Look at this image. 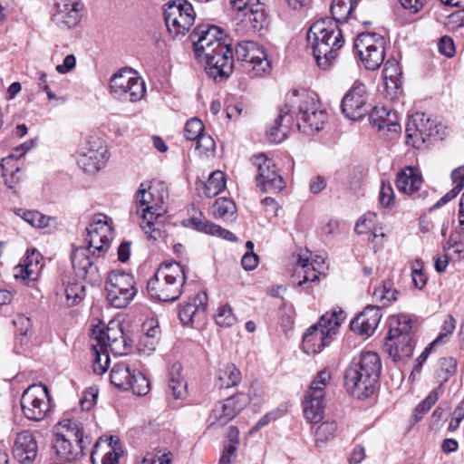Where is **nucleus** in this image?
Instances as JSON below:
<instances>
[{"label":"nucleus","instance_id":"nucleus-5","mask_svg":"<svg viewBox=\"0 0 464 464\" xmlns=\"http://www.w3.org/2000/svg\"><path fill=\"white\" fill-rule=\"evenodd\" d=\"M411 318L407 314H398L390 319V330L385 338L384 349L396 362L411 358L414 342L411 336Z\"/></svg>","mask_w":464,"mask_h":464},{"label":"nucleus","instance_id":"nucleus-1","mask_svg":"<svg viewBox=\"0 0 464 464\" xmlns=\"http://www.w3.org/2000/svg\"><path fill=\"white\" fill-rule=\"evenodd\" d=\"M359 0H333L332 18L324 17L314 22L309 28L307 39L311 44L317 65L329 69L339 54L344 40L338 23H345L352 17Z\"/></svg>","mask_w":464,"mask_h":464},{"label":"nucleus","instance_id":"nucleus-22","mask_svg":"<svg viewBox=\"0 0 464 464\" xmlns=\"http://www.w3.org/2000/svg\"><path fill=\"white\" fill-rule=\"evenodd\" d=\"M368 108L366 87L362 83L350 89L342 100V112L352 121L362 119Z\"/></svg>","mask_w":464,"mask_h":464},{"label":"nucleus","instance_id":"nucleus-19","mask_svg":"<svg viewBox=\"0 0 464 464\" xmlns=\"http://www.w3.org/2000/svg\"><path fill=\"white\" fill-rule=\"evenodd\" d=\"M193 44V50L197 58L201 59L202 55L208 52L213 53L218 44L227 42L225 33L216 25H198L189 35Z\"/></svg>","mask_w":464,"mask_h":464},{"label":"nucleus","instance_id":"nucleus-37","mask_svg":"<svg viewBox=\"0 0 464 464\" xmlns=\"http://www.w3.org/2000/svg\"><path fill=\"white\" fill-rule=\"evenodd\" d=\"M133 373L128 365L124 363L115 364L110 373L111 382L117 388L129 391L131 385Z\"/></svg>","mask_w":464,"mask_h":464},{"label":"nucleus","instance_id":"nucleus-27","mask_svg":"<svg viewBox=\"0 0 464 464\" xmlns=\"http://www.w3.org/2000/svg\"><path fill=\"white\" fill-rule=\"evenodd\" d=\"M13 451L19 462L23 464L33 462L38 451L37 441L33 433L29 430H24L18 433Z\"/></svg>","mask_w":464,"mask_h":464},{"label":"nucleus","instance_id":"nucleus-52","mask_svg":"<svg viewBox=\"0 0 464 464\" xmlns=\"http://www.w3.org/2000/svg\"><path fill=\"white\" fill-rule=\"evenodd\" d=\"M204 133V124L198 118L188 120L184 128V134L188 140H197Z\"/></svg>","mask_w":464,"mask_h":464},{"label":"nucleus","instance_id":"nucleus-7","mask_svg":"<svg viewBox=\"0 0 464 464\" xmlns=\"http://www.w3.org/2000/svg\"><path fill=\"white\" fill-rule=\"evenodd\" d=\"M442 125L430 120L423 112L412 115L406 125V143L415 149H422L430 140H443L444 133H440Z\"/></svg>","mask_w":464,"mask_h":464},{"label":"nucleus","instance_id":"nucleus-39","mask_svg":"<svg viewBox=\"0 0 464 464\" xmlns=\"http://www.w3.org/2000/svg\"><path fill=\"white\" fill-rule=\"evenodd\" d=\"M456 369L457 362L452 357L440 359L439 369L436 372V378L440 383L436 390H438L439 392H442L444 383L454 375Z\"/></svg>","mask_w":464,"mask_h":464},{"label":"nucleus","instance_id":"nucleus-10","mask_svg":"<svg viewBox=\"0 0 464 464\" xmlns=\"http://www.w3.org/2000/svg\"><path fill=\"white\" fill-rule=\"evenodd\" d=\"M134 277L128 273L112 271L105 283L106 298L115 308H123L137 294Z\"/></svg>","mask_w":464,"mask_h":464},{"label":"nucleus","instance_id":"nucleus-6","mask_svg":"<svg viewBox=\"0 0 464 464\" xmlns=\"http://www.w3.org/2000/svg\"><path fill=\"white\" fill-rule=\"evenodd\" d=\"M345 318L346 314L341 309L323 314L318 323L310 326L304 334V352L308 354L320 353L331 343L336 329Z\"/></svg>","mask_w":464,"mask_h":464},{"label":"nucleus","instance_id":"nucleus-4","mask_svg":"<svg viewBox=\"0 0 464 464\" xmlns=\"http://www.w3.org/2000/svg\"><path fill=\"white\" fill-rule=\"evenodd\" d=\"M186 276L179 263H162L147 283L150 296L161 302H174L181 295Z\"/></svg>","mask_w":464,"mask_h":464},{"label":"nucleus","instance_id":"nucleus-54","mask_svg":"<svg viewBox=\"0 0 464 464\" xmlns=\"http://www.w3.org/2000/svg\"><path fill=\"white\" fill-rule=\"evenodd\" d=\"M130 390L139 396L146 395L150 391L149 380L140 372L133 373Z\"/></svg>","mask_w":464,"mask_h":464},{"label":"nucleus","instance_id":"nucleus-29","mask_svg":"<svg viewBox=\"0 0 464 464\" xmlns=\"http://www.w3.org/2000/svg\"><path fill=\"white\" fill-rule=\"evenodd\" d=\"M183 224L186 227H191L192 228L203 232L206 234H209L212 236H217L223 239L228 240L230 242L237 241V237L232 232L221 227L218 225H216L208 220H207L202 213H199L198 216H193L187 220L183 221Z\"/></svg>","mask_w":464,"mask_h":464},{"label":"nucleus","instance_id":"nucleus-8","mask_svg":"<svg viewBox=\"0 0 464 464\" xmlns=\"http://www.w3.org/2000/svg\"><path fill=\"white\" fill-rule=\"evenodd\" d=\"M385 39L376 33H362L353 43L356 55L368 70L374 71L383 63L385 58Z\"/></svg>","mask_w":464,"mask_h":464},{"label":"nucleus","instance_id":"nucleus-31","mask_svg":"<svg viewBox=\"0 0 464 464\" xmlns=\"http://www.w3.org/2000/svg\"><path fill=\"white\" fill-rule=\"evenodd\" d=\"M422 184L421 175L413 167H406L401 169L396 179V188L400 192L412 196L416 194Z\"/></svg>","mask_w":464,"mask_h":464},{"label":"nucleus","instance_id":"nucleus-56","mask_svg":"<svg viewBox=\"0 0 464 464\" xmlns=\"http://www.w3.org/2000/svg\"><path fill=\"white\" fill-rule=\"evenodd\" d=\"M159 341L155 338L141 335L137 344L140 353L149 355L156 350Z\"/></svg>","mask_w":464,"mask_h":464},{"label":"nucleus","instance_id":"nucleus-26","mask_svg":"<svg viewBox=\"0 0 464 464\" xmlns=\"http://www.w3.org/2000/svg\"><path fill=\"white\" fill-rule=\"evenodd\" d=\"M55 437L66 439L75 445L84 446L88 450L92 444V437L84 433L82 423L73 419H63L57 425Z\"/></svg>","mask_w":464,"mask_h":464},{"label":"nucleus","instance_id":"nucleus-46","mask_svg":"<svg viewBox=\"0 0 464 464\" xmlns=\"http://www.w3.org/2000/svg\"><path fill=\"white\" fill-rule=\"evenodd\" d=\"M336 431V424L334 421H324L316 427L314 430L315 442L321 446L324 442L332 440Z\"/></svg>","mask_w":464,"mask_h":464},{"label":"nucleus","instance_id":"nucleus-44","mask_svg":"<svg viewBox=\"0 0 464 464\" xmlns=\"http://www.w3.org/2000/svg\"><path fill=\"white\" fill-rule=\"evenodd\" d=\"M138 76L130 70L121 69L120 72L115 73L110 83L111 92L115 94H122V90L125 85H128L131 81L136 79Z\"/></svg>","mask_w":464,"mask_h":464},{"label":"nucleus","instance_id":"nucleus-11","mask_svg":"<svg viewBox=\"0 0 464 464\" xmlns=\"http://www.w3.org/2000/svg\"><path fill=\"white\" fill-rule=\"evenodd\" d=\"M21 407L26 419L33 421L43 420L51 411L48 388L42 383L27 387L21 397Z\"/></svg>","mask_w":464,"mask_h":464},{"label":"nucleus","instance_id":"nucleus-21","mask_svg":"<svg viewBox=\"0 0 464 464\" xmlns=\"http://www.w3.org/2000/svg\"><path fill=\"white\" fill-rule=\"evenodd\" d=\"M93 257L92 253L84 246L76 247L71 254L72 266L75 275L91 285L101 281V274Z\"/></svg>","mask_w":464,"mask_h":464},{"label":"nucleus","instance_id":"nucleus-3","mask_svg":"<svg viewBox=\"0 0 464 464\" xmlns=\"http://www.w3.org/2000/svg\"><path fill=\"white\" fill-rule=\"evenodd\" d=\"M168 198L167 187L161 182L151 184L148 188L141 184L137 192L138 211L141 208L140 227L150 239L158 240L162 237L161 219L167 212L163 206Z\"/></svg>","mask_w":464,"mask_h":464},{"label":"nucleus","instance_id":"nucleus-28","mask_svg":"<svg viewBox=\"0 0 464 464\" xmlns=\"http://www.w3.org/2000/svg\"><path fill=\"white\" fill-rule=\"evenodd\" d=\"M382 74L387 96L391 100L397 99L402 89V71L398 61L395 59L387 60L384 63Z\"/></svg>","mask_w":464,"mask_h":464},{"label":"nucleus","instance_id":"nucleus-38","mask_svg":"<svg viewBox=\"0 0 464 464\" xmlns=\"http://www.w3.org/2000/svg\"><path fill=\"white\" fill-rule=\"evenodd\" d=\"M241 382V372L233 363H227L218 370V383L220 389L237 386Z\"/></svg>","mask_w":464,"mask_h":464},{"label":"nucleus","instance_id":"nucleus-49","mask_svg":"<svg viewBox=\"0 0 464 464\" xmlns=\"http://www.w3.org/2000/svg\"><path fill=\"white\" fill-rule=\"evenodd\" d=\"M92 350L94 353L92 364L93 372L97 374H102L107 371L109 366V353L99 349L95 344H92Z\"/></svg>","mask_w":464,"mask_h":464},{"label":"nucleus","instance_id":"nucleus-43","mask_svg":"<svg viewBox=\"0 0 464 464\" xmlns=\"http://www.w3.org/2000/svg\"><path fill=\"white\" fill-rule=\"evenodd\" d=\"M226 187L225 175L220 170L213 171L204 185V194L208 198H213L221 192Z\"/></svg>","mask_w":464,"mask_h":464},{"label":"nucleus","instance_id":"nucleus-23","mask_svg":"<svg viewBox=\"0 0 464 464\" xmlns=\"http://www.w3.org/2000/svg\"><path fill=\"white\" fill-rule=\"evenodd\" d=\"M248 401L247 396L244 393H238L227 398L220 406H216L213 410L211 418H214L215 420L209 424V427L213 428L227 424L243 410Z\"/></svg>","mask_w":464,"mask_h":464},{"label":"nucleus","instance_id":"nucleus-15","mask_svg":"<svg viewBox=\"0 0 464 464\" xmlns=\"http://www.w3.org/2000/svg\"><path fill=\"white\" fill-rule=\"evenodd\" d=\"M330 374L322 371L317 373L316 378L304 396L303 402L304 414L309 422L317 423L322 420L324 411V397Z\"/></svg>","mask_w":464,"mask_h":464},{"label":"nucleus","instance_id":"nucleus-63","mask_svg":"<svg viewBox=\"0 0 464 464\" xmlns=\"http://www.w3.org/2000/svg\"><path fill=\"white\" fill-rule=\"evenodd\" d=\"M375 215L368 213L362 217L356 223L354 230L357 234H364L371 229Z\"/></svg>","mask_w":464,"mask_h":464},{"label":"nucleus","instance_id":"nucleus-41","mask_svg":"<svg viewBox=\"0 0 464 464\" xmlns=\"http://www.w3.org/2000/svg\"><path fill=\"white\" fill-rule=\"evenodd\" d=\"M212 212L215 218L232 220L236 217L237 208L234 201L227 198L216 199L212 206Z\"/></svg>","mask_w":464,"mask_h":464},{"label":"nucleus","instance_id":"nucleus-60","mask_svg":"<svg viewBox=\"0 0 464 464\" xmlns=\"http://www.w3.org/2000/svg\"><path fill=\"white\" fill-rule=\"evenodd\" d=\"M439 51L443 55L450 58L455 54V45L451 37L442 36L438 44Z\"/></svg>","mask_w":464,"mask_h":464},{"label":"nucleus","instance_id":"nucleus-35","mask_svg":"<svg viewBox=\"0 0 464 464\" xmlns=\"http://www.w3.org/2000/svg\"><path fill=\"white\" fill-rule=\"evenodd\" d=\"M326 119V112L315 107V110H312L309 113L304 114L297 120V128L304 133L313 134L324 128Z\"/></svg>","mask_w":464,"mask_h":464},{"label":"nucleus","instance_id":"nucleus-9","mask_svg":"<svg viewBox=\"0 0 464 464\" xmlns=\"http://www.w3.org/2000/svg\"><path fill=\"white\" fill-rule=\"evenodd\" d=\"M236 57L250 77L263 76L270 71V62L262 46L254 41H243L236 47Z\"/></svg>","mask_w":464,"mask_h":464},{"label":"nucleus","instance_id":"nucleus-24","mask_svg":"<svg viewBox=\"0 0 464 464\" xmlns=\"http://www.w3.org/2000/svg\"><path fill=\"white\" fill-rule=\"evenodd\" d=\"M53 6L52 20L56 25L70 28L78 24L81 0H55Z\"/></svg>","mask_w":464,"mask_h":464},{"label":"nucleus","instance_id":"nucleus-45","mask_svg":"<svg viewBox=\"0 0 464 464\" xmlns=\"http://www.w3.org/2000/svg\"><path fill=\"white\" fill-rule=\"evenodd\" d=\"M241 20L250 24L256 30L262 29L266 21L263 7L260 5H251L249 9L242 15Z\"/></svg>","mask_w":464,"mask_h":464},{"label":"nucleus","instance_id":"nucleus-57","mask_svg":"<svg viewBox=\"0 0 464 464\" xmlns=\"http://www.w3.org/2000/svg\"><path fill=\"white\" fill-rule=\"evenodd\" d=\"M456 328V320L452 315H448L443 323L441 333L440 335L431 343V346H435L441 343L444 337L450 335Z\"/></svg>","mask_w":464,"mask_h":464},{"label":"nucleus","instance_id":"nucleus-58","mask_svg":"<svg viewBox=\"0 0 464 464\" xmlns=\"http://www.w3.org/2000/svg\"><path fill=\"white\" fill-rule=\"evenodd\" d=\"M187 383L183 379L172 376L169 382V389L175 399H180L186 393Z\"/></svg>","mask_w":464,"mask_h":464},{"label":"nucleus","instance_id":"nucleus-50","mask_svg":"<svg viewBox=\"0 0 464 464\" xmlns=\"http://www.w3.org/2000/svg\"><path fill=\"white\" fill-rule=\"evenodd\" d=\"M65 296L68 305L77 304L85 296V287L78 282L69 284L65 287Z\"/></svg>","mask_w":464,"mask_h":464},{"label":"nucleus","instance_id":"nucleus-59","mask_svg":"<svg viewBox=\"0 0 464 464\" xmlns=\"http://www.w3.org/2000/svg\"><path fill=\"white\" fill-rule=\"evenodd\" d=\"M142 335L150 338H155L160 341V329L159 324L154 319L147 320L142 324Z\"/></svg>","mask_w":464,"mask_h":464},{"label":"nucleus","instance_id":"nucleus-14","mask_svg":"<svg viewBox=\"0 0 464 464\" xmlns=\"http://www.w3.org/2000/svg\"><path fill=\"white\" fill-rule=\"evenodd\" d=\"M109 159L107 147L102 139L89 137L77 152V163L86 173L93 174L102 169Z\"/></svg>","mask_w":464,"mask_h":464},{"label":"nucleus","instance_id":"nucleus-40","mask_svg":"<svg viewBox=\"0 0 464 464\" xmlns=\"http://www.w3.org/2000/svg\"><path fill=\"white\" fill-rule=\"evenodd\" d=\"M293 122L286 121V119H280V113L275 120L274 124L266 130V136L271 142L280 143L286 139Z\"/></svg>","mask_w":464,"mask_h":464},{"label":"nucleus","instance_id":"nucleus-32","mask_svg":"<svg viewBox=\"0 0 464 464\" xmlns=\"http://www.w3.org/2000/svg\"><path fill=\"white\" fill-rule=\"evenodd\" d=\"M53 448L60 462H72L85 455L84 446L75 445L66 439L55 437Z\"/></svg>","mask_w":464,"mask_h":464},{"label":"nucleus","instance_id":"nucleus-42","mask_svg":"<svg viewBox=\"0 0 464 464\" xmlns=\"http://www.w3.org/2000/svg\"><path fill=\"white\" fill-rule=\"evenodd\" d=\"M399 292L393 287L392 281H383L373 292V298L382 306L390 305L397 300Z\"/></svg>","mask_w":464,"mask_h":464},{"label":"nucleus","instance_id":"nucleus-12","mask_svg":"<svg viewBox=\"0 0 464 464\" xmlns=\"http://www.w3.org/2000/svg\"><path fill=\"white\" fill-rule=\"evenodd\" d=\"M195 11L187 0H174L166 5L164 18L169 34L184 35L195 21Z\"/></svg>","mask_w":464,"mask_h":464},{"label":"nucleus","instance_id":"nucleus-20","mask_svg":"<svg viewBox=\"0 0 464 464\" xmlns=\"http://www.w3.org/2000/svg\"><path fill=\"white\" fill-rule=\"evenodd\" d=\"M87 235L85 241L88 244L86 249L92 253V256L104 254L110 246V237L111 227L108 224L107 216L103 214L95 215L86 228Z\"/></svg>","mask_w":464,"mask_h":464},{"label":"nucleus","instance_id":"nucleus-48","mask_svg":"<svg viewBox=\"0 0 464 464\" xmlns=\"http://www.w3.org/2000/svg\"><path fill=\"white\" fill-rule=\"evenodd\" d=\"M196 142V150L198 151L199 156L205 158L214 156L216 150V142L211 136L203 133L201 136H199Z\"/></svg>","mask_w":464,"mask_h":464},{"label":"nucleus","instance_id":"nucleus-18","mask_svg":"<svg viewBox=\"0 0 464 464\" xmlns=\"http://www.w3.org/2000/svg\"><path fill=\"white\" fill-rule=\"evenodd\" d=\"M253 160L257 167L256 176L257 187L263 192H280L285 183L282 176L278 174L274 161L263 153L255 156Z\"/></svg>","mask_w":464,"mask_h":464},{"label":"nucleus","instance_id":"nucleus-30","mask_svg":"<svg viewBox=\"0 0 464 464\" xmlns=\"http://www.w3.org/2000/svg\"><path fill=\"white\" fill-rule=\"evenodd\" d=\"M369 120L372 126L379 131L387 130L388 132L397 133L401 130L397 115L384 106H375L369 115Z\"/></svg>","mask_w":464,"mask_h":464},{"label":"nucleus","instance_id":"nucleus-13","mask_svg":"<svg viewBox=\"0 0 464 464\" xmlns=\"http://www.w3.org/2000/svg\"><path fill=\"white\" fill-rule=\"evenodd\" d=\"M206 63L208 74L216 82L227 79L233 72L234 52L229 43L218 44L213 53L208 52L201 57Z\"/></svg>","mask_w":464,"mask_h":464},{"label":"nucleus","instance_id":"nucleus-16","mask_svg":"<svg viewBox=\"0 0 464 464\" xmlns=\"http://www.w3.org/2000/svg\"><path fill=\"white\" fill-rule=\"evenodd\" d=\"M92 338L97 342L95 345L99 349L111 352L115 355L127 354L130 347L121 324L114 321H111L106 328H94Z\"/></svg>","mask_w":464,"mask_h":464},{"label":"nucleus","instance_id":"nucleus-36","mask_svg":"<svg viewBox=\"0 0 464 464\" xmlns=\"http://www.w3.org/2000/svg\"><path fill=\"white\" fill-rule=\"evenodd\" d=\"M122 94H115L114 96L122 102H136L140 101L146 93L145 82L141 77H137L122 90Z\"/></svg>","mask_w":464,"mask_h":464},{"label":"nucleus","instance_id":"nucleus-53","mask_svg":"<svg viewBox=\"0 0 464 464\" xmlns=\"http://www.w3.org/2000/svg\"><path fill=\"white\" fill-rule=\"evenodd\" d=\"M217 324L224 327L232 326L237 318L233 314L232 308L228 304L221 305L218 308L217 314L215 316Z\"/></svg>","mask_w":464,"mask_h":464},{"label":"nucleus","instance_id":"nucleus-51","mask_svg":"<svg viewBox=\"0 0 464 464\" xmlns=\"http://www.w3.org/2000/svg\"><path fill=\"white\" fill-rule=\"evenodd\" d=\"M439 395L440 392H438V390H433L428 394V396L422 401H420L417 405L414 413V418L416 421L420 420L422 418V416L426 414L430 410V408L437 402V401L439 400Z\"/></svg>","mask_w":464,"mask_h":464},{"label":"nucleus","instance_id":"nucleus-62","mask_svg":"<svg viewBox=\"0 0 464 464\" xmlns=\"http://www.w3.org/2000/svg\"><path fill=\"white\" fill-rule=\"evenodd\" d=\"M464 419V397L463 400L459 402V404L456 407L453 417L449 424V430L455 431Z\"/></svg>","mask_w":464,"mask_h":464},{"label":"nucleus","instance_id":"nucleus-33","mask_svg":"<svg viewBox=\"0 0 464 464\" xmlns=\"http://www.w3.org/2000/svg\"><path fill=\"white\" fill-rule=\"evenodd\" d=\"M207 295L205 293L198 294L193 302L181 304L179 309V318L183 325H191L194 317L204 313L207 308Z\"/></svg>","mask_w":464,"mask_h":464},{"label":"nucleus","instance_id":"nucleus-55","mask_svg":"<svg viewBox=\"0 0 464 464\" xmlns=\"http://www.w3.org/2000/svg\"><path fill=\"white\" fill-rule=\"evenodd\" d=\"M395 195L392 184L388 181H382L379 193V201L384 208H390L394 204Z\"/></svg>","mask_w":464,"mask_h":464},{"label":"nucleus","instance_id":"nucleus-47","mask_svg":"<svg viewBox=\"0 0 464 464\" xmlns=\"http://www.w3.org/2000/svg\"><path fill=\"white\" fill-rule=\"evenodd\" d=\"M42 265L40 264H19L15 270L17 273L15 274L16 278H22L23 280L27 281H35L40 274L42 269Z\"/></svg>","mask_w":464,"mask_h":464},{"label":"nucleus","instance_id":"nucleus-17","mask_svg":"<svg viewBox=\"0 0 464 464\" xmlns=\"http://www.w3.org/2000/svg\"><path fill=\"white\" fill-rule=\"evenodd\" d=\"M317 107L315 94L306 90H294L285 96V105L280 109V119L294 122V115L296 121L304 114L309 113Z\"/></svg>","mask_w":464,"mask_h":464},{"label":"nucleus","instance_id":"nucleus-64","mask_svg":"<svg viewBox=\"0 0 464 464\" xmlns=\"http://www.w3.org/2000/svg\"><path fill=\"white\" fill-rule=\"evenodd\" d=\"M237 449L236 445H225L219 459V464H232L237 458Z\"/></svg>","mask_w":464,"mask_h":464},{"label":"nucleus","instance_id":"nucleus-61","mask_svg":"<svg viewBox=\"0 0 464 464\" xmlns=\"http://www.w3.org/2000/svg\"><path fill=\"white\" fill-rule=\"evenodd\" d=\"M464 244V228L452 232L449 240L443 246V251L447 252L452 247Z\"/></svg>","mask_w":464,"mask_h":464},{"label":"nucleus","instance_id":"nucleus-34","mask_svg":"<svg viewBox=\"0 0 464 464\" xmlns=\"http://www.w3.org/2000/svg\"><path fill=\"white\" fill-rule=\"evenodd\" d=\"M14 157H16V155L10 154L8 157L1 160L0 166L2 168V176L5 179V185L16 193L19 188V183L23 179V175L17 162H14Z\"/></svg>","mask_w":464,"mask_h":464},{"label":"nucleus","instance_id":"nucleus-25","mask_svg":"<svg viewBox=\"0 0 464 464\" xmlns=\"http://www.w3.org/2000/svg\"><path fill=\"white\" fill-rule=\"evenodd\" d=\"M382 318L378 306L369 305L350 323L351 330L362 336L369 337L375 332Z\"/></svg>","mask_w":464,"mask_h":464},{"label":"nucleus","instance_id":"nucleus-2","mask_svg":"<svg viewBox=\"0 0 464 464\" xmlns=\"http://www.w3.org/2000/svg\"><path fill=\"white\" fill-rule=\"evenodd\" d=\"M381 372L382 362L378 353L362 352L345 370L344 386L353 396L358 399L368 398L375 391Z\"/></svg>","mask_w":464,"mask_h":464}]
</instances>
